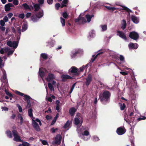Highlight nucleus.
<instances>
[{
  "mask_svg": "<svg viewBox=\"0 0 146 146\" xmlns=\"http://www.w3.org/2000/svg\"><path fill=\"white\" fill-rule=\"evenodd\" d=\"M111 93L107 90L104 91L99 95V98L103 104L106 105L110 101Z\"/></svg>",
  "mask_w": 146,
  "mask_h": 146,
  "instance_id": "nucleus-1",
  "label": "nucleus"
},
{
  "mask_svg": "<svg viewBox=\"0 0 146 146\" xmlns=\"http://www.w3.org/2000/svg\"><path fill=\"white\" fill-rule=\"evenodd\" d=\"M78 70L76 67L72 66L69 69L68 73L70 75L72 76L73 77L78 76L80 74V72Z\"/></svg>",
  "mask_w": 146,
  "mask_h": 146,
  "instance_id": "nucleus-2",
  "label": "nucleus"
},
{
  "mask_svg": "<svg viewBox=\"0 0 146 146\" xmlns=\"http://www.w3.org/2000/svg\"><path fill=\"white\" fill-rule=\"evenodd\" d=\"M13 130L12 131V132L14 137L13 140L17 142L22 141L19 135L18 132L17 130L15 129H16L15 127L13 126Z\"/></svg>",
  "mask_w": 146,
  "mask_h": 146,
  "instance_id": "nucleus-3",
  "label": "nucleus"
},
{
  "mask_svg": "<svg viewBox=\"0 0 146 146\" xmlns=\"http://www.w3.org/2000/svg\"><path fill=\"white\" fill-rule=\"evenodd\" d=\"M16 93L21 96H24L25 99L24 100L25 101L27 100V104L29 106L28 108H29L31 107V103L30 100V99H31V97L27 95H24L23 93H21L19 91H16L15 92Z\"/></svg>",
  "mask_w": 146,
  "mask_h": 146,
  "instance_id": "nucleus-4",
  "label": "nucleus"
},
{
  "mask_svg": "<svg viewBox=\"0 0 146 146\" xmlns=\"http://www.w3.org/2000/svg\"><path fill=\"white\" fill-rule=\"evenodd\" d=\"M129 37L132 39L136 40L139 38V35L137 33L133 31L130 33Z\"/></svg>",
  "mask_w": 146,
  "mask_h": 146,
  "instance_id": "nucleus-5",
  "label": "nucleus"
},
{
  "mask_svg": "<svg viewBox=\"0 0 146 146\" xmlns=\"http://www.w3.org/2000/svg\"><path fill=\"white\" fill-rule=\"evenodd\" d=\"M32 125L35 129L37 131H39L40 130V127L38 123L35 120L32 119Z\"/></svg>",
  "mask_w": 146,
  "mask_h": 146,
  "instance_id": "nucleus-6",
  "label": "nucleus"
},
{
  "mask_svg": "<svg viewBox=\"0 0 146 146\" xmlns=\"http://www.w3.org/2000/svg\"><path fill=\"white\" fill-rule=\"evenodd\" d=\"M126 131L124 127H120L117 128L116 130V132L118 135H121L125 133Z\"/></svg>",
  "mask_w": 146,
  "mask_h": 146,
  "instance_id": "nucleus-7",
  "label": "nucleus"
},
{
  "mask_svg": "<svg viewBox=\"0 0 146 146\" xmlns=\"http://www.w3.org/2000/svg\"><path fill=\"white\" fill-rule=\"evenodd\" d=\"M86 86H88L92 80V76L91 74H89L88 75L86 79Z\"/></svg>",
  "mask_w": 146,
  "mask_h": 146,
  "instance_id": "nucleus-8",
  "label": "nucleus"
},
{
  "mask_svg": "<svg viewBox=\"0 0 146 146\" xmlns=\"http://www.w3.org/2000/svg\"><path fill=\"white\" fill-rule=\"evenodd\" d=\"M55 78V76L54 74L49 73L48 74L47 77L46 78V80L48 82H50Z\"/></svg>",
  "mask_w": 146,
  "mask_h": 146,
  "instance_id": "nucleus-9",
  "label": "nucleus"
},
{
  "mask_svg": "<svg viewBox=\"0 0 146 146\" xmlns=\"http://www.w3.org/2000/svg\"><path fill=\"white\" fill-rule=\"evenodd\" d=\"M62 137L60 134L57 135L55 137V143L58 145H59L61 143Z\"/></svg>",
  "mask_w": 146,
  "mask_h": 146,
  "instance_id": "nucleus-10",
  "label": "nucleus"
},
{
  "mask_svg": "<svg viewBox=\"0 0 146 146\" xmlns=\"http://www.w3.org/2000/svg\"><path fill=\"white\" fill-rule=\"evenodd\" d=\"M135 118L133 117L129 121L130 125L131 128L134 127L137 123V120L134 119Z\"/></svg>",
  "mask_w": 146,
  "mask_h": 146,
  "instance_id": "nucleus-11",
  "label": "nucleus"
},
{
  "mask_svg": "<svg viewBox=\"0 0 146 146\" xmlns=\"http://www.w3.org/2000/svg\"><path fill=\"white\" fill-rule=\"evenodd\" d=\"M61 78L62 79V81L65 82L67 79H71L73 78L69 75L66 74H63L61 76Z\"/></svg>",
  "mask_w": 146,
  "mask_h": 146,
  "instance_id": "nucleus-12",
  "label": "nucleus"
},
{
  "mask_svg": "<svg viewBox=\"0 0 146 146\" xmlns=\"http://www.w3.org/2000/svg\"><path fill=\"white\" fill-rule=\"evenodd\" d=\"M117 33L118 34V35L119 37L125 40H127L126 36L123 32L119 31H117Z\"/></svg>",
  "mask_w": 146,
  "mask_h": 146,
  "instance_id": "nucleus-13",
  "label": "nucleus"
},
{
  "mask_svg": "<svg viewBox=\"0 0 146 146\" xmlns=\"http://www.w3.org/2000/svg\"><path fill=\"white\" fill-rule=\"evenodd\" d=\"M138 45L137 44L135 43L134 44L132 43H130L128 45V46L130 49H136L138 47Z\"/></svg>",
  "mask_w": 146,
  "mask_h": 146,
  "instance_id": "nucleus-14",
  "label": "nucleus"
},
{
  "mask_svg": "<svg viewBox=\"0 0 146 146\" xmlns=\"http://www.w3.org/2000/svg\"><path fill=\"white\" fill-rule=\"evenodd\" d=\"M76 110L74 107H72L70 108L69 110L70 115L71 116L74 115Z\"/></svg>",
  "mask_w": 146,
  "mask_h": 146,
  "instance_id": "nucleus-15",
  "label": "nucleus"
},
{
  "mask_svg": "<svg viewBox=\"0 0 146 146\" xmlns=\"http://www.w3.org/2000/svg\"><path fill=\"white\" fill-rule=\"evenodd\" d=\"M131 18L132 21L135 23L137 24L139 22L138 18L132 15Z\"/></svg>",
  "mask_w": 146,
  "mask_h": 146,
  "instance_id": "nucleus-16",
  "label": "nucleus"
},
{
  "mask_svg": "<svg viewBox=\"0 0 146 146\" xmlns=\"http://www.w3.org/2000/svg\"><path fill=\"white\" fill-rule=\"evenodd\" d=\"M33 4L34 6V8L35 9V11H37L40 9V7L39 4H35L33 3Z\"/></svg>",
  "mask_w": 146,
  "mask_h": 146,
  "instance_id": "nucleus-17",
  "label": "nucleus"
},
{
  "mask_svg": "<svg viewBox=\"0 0 146 146\" xmlns=\"http://www.w3.org/2000/svg\"><path fill=\"white\" fill-rule=\"evenodd\" d=\"M6 86H7V85L6 84H4L3 86V84L1 86L0 88V91H1V93H3V95L4 94V92L7 90L6 89Z\"/></svg>",
  "mask_w": 146,
  "mask_h": 146,
  "instance_id": "nucleus-18",
  "label": "nucleus"
},
{
  "mask_svg": "<svg viewBox=\"0 0 146 146\" xmlns=\"http://www.w3.org/2000/svg\"><path fill=\"white\" fill-rule=\"evenodd\" d=\"M22 6L25 10H29L30 11H31V9L30 7V6L26 3L23 4H22Z\"/></svg>",
  "mask_w": 146,
  "mask_h": 146,
  "instance_id": "nucleus-19",
  "label": "nucleus"
},
{
  "mask_svg": "<svg viewBox=\"0 0 146 146\" xmlns=\"http://www.w3.org/2000/svg\"><path fill=\"white\" fill-rule=\"evenodd\" d=\"M78 116L76 115V117L74 118V124L76 125H78L80 122V120L78 118Z\"/></svg>",
  "mask_w": 146,
  "mask_h": 146,
  "instance_id": "nucleus-20",
  "label": "nucleus"
},
{
  "mask_svg": "<svg viewBox=\"0 0 146 146\" xmlns=\"http://www.w3.org/2000/svg\"><path fill=\"white\" fill-rule=\"evenodd\" d=\"M80 53L79 50H76L74 52H72V54L71 55V56L72 58H74L77 55Z\"/></svg>",
  "mask_w": 146,
  "mask_h": 146,
  "instance_id": "nucleus-21",
  "label": "nucleus"
},
{
  "mask_svg": "<svg viewBox=\"0 0 146 146\" xmlns=\"http://www.w3.org/2000/svg\"><path fill=\"white\" fill-rule=\"evenodd\" d=\"M122 21L123 23L121 26V28L123 30H124L126 27L127 23L126 21L125 20L123 19Z\"/></svg>",
  "mask_w": 146,
  "mask_h": 146,
  "instance_id": "nucleus-22",
  "label": "nucleus"
},
{
  "mask_svg": "<svg viewBox=\"0 0 146 146\" xmlns=\"http://www.w3.org/2000/svg\"><path fill=\"white\" fill-rule=\"evenodd\" d=\"M33 110L32 108L29 109L28 110V115L31 117H33Z\"/></svg>",
  "mask_w": 146,
  "mask_h": 146,
  "instance_id": "nucleus-23",
  "label": "nucleus"
},
{
  "mask_svg": "<svg viewBox=\"0 0 146 146\" xmlns=\"http://www.w3.org/2000/svg\"><path fill=\"white\" fill-rule=\"evenodd\" d=\"M4 7L5 11L6 12L9 11L11 9L8 3L5 5Z\"/></svg>",
  "mask_w": 146,
  "mask_h": 146,
  "instance_id": "nucleus-24",
  "label": "nucleus"
},
{
  "mask_svg": "<svg viewBox=\"0 0 146 146\" xmlns=\"http://www.w3.org/2000/svg\"><path fill=\"white\" fill-rule=\"evenodd\" d=\"M103 53L102 52H101L98 53L96 56H95V57L94 58H92L91 59V60L90 62V63H92L97 58V56L99 55L100 54H102Z\"/></svg>",
  "mask_w": 146,
  "mask_h": 146,
  "instance_id": "nucleus-25",
  "label": "nucleus"
},
{
  "mask_svg": "<svg viewBox=\"0 0 146 146\" xmlns=\"http://www.w3.org/2000/svg\"><path fill=\"white\" fill-rule=\"evenodd\" d=\"M39 72V75L40 77L42 78L44 77L45 75V73L44 71L42 70H41L40 68Z\"/></svg>",
  "mask_w": 146,
  "mask_h": 146,
  "instance_id": "nucleus-26",
  "label": "nucleus"
},
{
  "mask_svg": "<svg viewBox=\"0 0 146 146\" xmlns=\"http://www.w3.org/2000/svg\"><path fill=\"white\" fill-rule=\"evenodd\" d=\"M38 18H40L43 15V11H42V12H39L36 15Z\"/></svg>",
  "mask_w": 146,
  "mask_h": 146,
  "instance_id": "nucleus-27",
  "label": "nucleus"
},
{
  "mask_svg": "<svg viewBox=\"0 0 146 146\" xmlns=\"http://www.w3.org/2000/svg\"><path fill=\"white\" fill-rule=\"evenodd\" d=\"M18 45V42L17 41H13L12 42V47L14 48H17Z\"/></svg>",
  "mask_w": 146,
  "mask_h": 146,
  "instance_id": "nucleus-28",
  "label": "nucleus"
},
{
  "mask_svg": "<svg viewBox=\"0 0 146 146\" xmlns=\"http://www.w3.org/2000/svg\"><path fill=\"white\" fill-rule=\"evenodd\" d=\"M105 7L107 9H108L110 10L112 12H113L116 9V8L115 7H110V6H105Z\"/></svg>",
  "mask_w": 146,
  "mask_h": 146,
  "instance_id": "nucleus-29",
  "label": "nucleus"
},
{
  "mask_svg": "<svg viewBox=\"0 0 146 146\" xmlns=\"http://www.w3.org/2000/svg\"><path fill=\"white\" fill-rule=\"evenodd\" d=\"M6 133L7 134V136L9 138H11L12 137V133L10 131L8 130L7 131Z\"/></svg>",
  "mask_w": 146,
  "mask_h": 146,
  "instance_id": "nucleus-30",
  "label": "nucleus"
},
{
  "mask_svg": "<svg viewBox=\"0 0 146 146\" xmlns=\"http://www.w3.org/2000/svg\"><path fill=\"white\" fill-rule=\"evenodd\" d=\"M18 118L20 119V123L21 125H22L23 121V119L22 116L21 114H19L18 115Z\"/></svg>",
  "mask_w": 146,
  "mask_h": 146,
  "instance_id": "nucleus-31",
  "label": "nucleus"
},
{
  "mask_svg": "<svg viewBox=\"0 0 146 146\" xmlns=\"http://www.w3.org/2000/svg\"><path fill=\"white\" fill-rule=\"evenodd\" d=\"M122 7L123 8V9L125 10L127 12L129 13V15L130 14V12H132L131 11L126 7L124 6H122Z\"/></svg>",
  "mask_w": 146,
  "mask_h": 146,
  "instance_id": "nucleus-32",
  "label": "nucleus"
},
{
  "mask_svg": "<svg viewBox=\"0 0 146 146\" xmlns=\"http://www.w3.org/2000/svg\"><path fill=\"white\" fill-rule=\"evenodd\" d=\"M27 28V25L26 24H23L22 26V27L21 29L22 32H23L25 31Z\"/></svg>",
  "mask_w": 146,
  "mask_h": 146,
  "instance_id": "nucleus-33",
  "label": "nucleus"
},
{
  "mask_svg": "<svg viewBox=\"0 0 146 146\" xmlns=\"http://www.w3.org/2000/svg\"><path fill=\"white\" fill-rule=\"evenodd\" d=\"M40 56L44 59H46L48 58L47 55L45 53H42L40 54Z\"/></svg>",
  "mask_w": 146,
  "mask_h": 146,
  "instance_id": "nucleus-34",
  "label": "nucleus"
},
{
  "mask_svg": "<svg viewBox=\"0 0 146 146\" xmlns=\"http://www.w3.org/2000/svg\"><path fill=\"white\" fill-rule=\"evenodd\" d=\"M70 124V121L68 120L67 121L66 123L64 124L63 126L64 128H66L69 127Z\"/></svg>",
  "mask_w": 146,
  "mask_h": 146,
  "instance_id": "nucleus-35",
  "label": "nucleus"
},
{
  "mask_svg": "<svg viewBox=\"0 0 146 146\" xmlns=\"http://www.w3.org/2000/svg\"><path fill=\"white\" fill-rule=\"evenodd\" d=\"M48 86L49 88V89L51 91H53L54 90V88L53 87V86L52 84L51 83H48Z\"/></svg>",
  "mask_w": 146,
  "mask_h": 146,
  "instance_id": "nucleus-36",
  "label": "nucleus"
},
{
  "mask_svg": "<svg viewBox=\"0 0 146 146\" xmlns=\"http://www.w3.org/2000/svg\"><path fill=\"white\" fill-rule=\"evenodd\" d=\"M37 18L38 17L36 15H33L31 17V19L34 22H36L37 21Z\"/></svg>",
  "mask_w": 146,
  "mask_h": 146,
  "instance_id": "nucleus-37",
  "label": "nucleus"
},
{
  "mask_svg": "<svg viewBox=\"0 0 146 146\" xmlns=\"http://www.w3.org/2000/svg\"><path fill=\"white\" fill-rule=\"evenodd\" d=\"M120 106V110H123L126 107V105L125 103H123V104H121L119 103Z\"/></svg>",
  "mask_w": 146,
  "mask_h": 146,
  "instance_id": "nucleus-38",
  "label": "nucleus"
},
{
  "mask_svg": "<svg viewBox=\"0 0 146 146\" xmlns=\"http://www.w3.org/2000/svg\"><path fill=\"white\" fill-rule=\"evenodd\" d=\"M60 21L62 24V26L64 27L65 25V20L62 17L60 18Z\"/></svg>",
  "mask_w": 146,
  "mask_h": 146,
  "instance_id": "nucleus-39",
  "label": "nucleus"
},
{
  "mask_svg": "<svg viewBox=\"0 0 146 146\" xmlns=\"http://www.w3.org/2000/svg\"><path fill=\"white\" fill-rule=\"evenodd\" d=\"M85 17L87 19V21L88 22H90V21H91V17H90V15H88L87 14L86 15Z\"/></svg>",
  "mask_w": 146,
  "mask_h": 146,
  "instance_id": "nucleus-40",
  "label": "nucleus"
},
{
  "mask_svg": "<svg viewBox=\"0 0 146 146\" xmlns=\"http://www.w3.org/2000/svg\"><path fill=\"white\" fill-rule=\"evenodd\" d=\"M102 29V31H104L107 30V27L106 25H101V26Z\"/></svg>",
  "mask_w": 146,
  "mask_h": 146,
  "instance_id": "nucleus-41",
  "label": "nucleus"
},
{
  "mask_svg": "<svg viewBox=\"0 0 146 146\" xmlns=\"http://www.w3.org/2000/svg\"><path fill=\"white\" fill-rule=\"evenodd\" d=\"M62 15L64 19H67L68 17V15L66 12H64L62 14Z\"/></svg>",
  "mask_w": 146,
  "mask_h": 146,
  "instance_id": "nucleus-42",
  "label": "nucleus"
},
{
  "mask_svg": "<svg viewBox=\"0 0 146 146\" xmlns=\"http://www.w3.org/2000/svg\"><path fill=\"white\" fill-rule=\"evenodd\" d=\"M88 64H86L85 66H82V67H81L80 68V70L79 71V72H80H80H82L83 70L86 68V67L88 66Z\"/></svg>",
  "mask_w": 146,
  "mask_h": 146,
  "instance_id": "nucleus-43",
  "label": "nucleus"
},
{
  "mask_svg": "<svg viewBox=\"0 0 146 146\" xmlns=\"http://www.w3.org/2000/svg\"><path fill=\"white\" fill-rule=\"evenodd\" d=\"M89 134V132L87 130L85 131L83 133H82L83 135L88 136Z\"/></svg>",
  "mask_w": 146,
  "mask_h": 146,
  "instance_id": "nucleus-44",
  "label": "nucleus"
},
{
  "mask_svg": "<svg viewBox=\"0 0 146 146\" xmlns=\"http://www.w3.org/2000/svg\"><path fill=\"white\" fill-rule=\"evenodd\" d=\"M40 141H41L42 143L44 145H48V143L46 140L40 139Z\"/></svg>",
  "mask_w": 146,
  "mask_h": 146,
  "instance_id": "nucleus-45",
  "label": "nucleus"
},
{
  "mask_svg": "<svg viewBox=\"0 0 146 146\" xmlns=\"http://www.w3.org/2000/svg\"><path fill=\"white\" fill-rule=\"evenodd\" d=\"M80 20L82 21L83 24H84L86 22V19L85 18L83 17H80Z\"/></svg>",
  "mask_w": 146,
  "mask_h": 146,
  "instance_id": "nucleus-46",
  "label": "nucleus"
},
{
  "mask_svg": "<svg viewBox=\"0 0 146 146\" xmlns=\"http://www.w3.org/2000/svg\"><path fill=\"white\" fill-rule=\"evenodd\" d=\"M3 60L1 59V57L0 56V68H2L4 66V64L2 63Z\"/></svg>",
  "mask_w": 146,
  "mask_h": 146,
  "instance_id": "nucleus-47",
  "label": "nucleus"
},
{
  "mask_svg": "<svg viewBox=\"0 0 146 146\" xmlns=\"http://www.w3.org/2000/svg\"><path fill=\"white\" fill-rule=\"evenodd\" d=\"M146 117L144 116H142L141 117L138 118L137 119V121H140L142 120H144L145 119Z\"/></svg>",
  "mask_w": 146,
  "mask_h": 146,
  "instance_id": "nucleus-48",
  "label": "nucleus"
},
{
  "mask_svg": "<svg viewBox=\"0 0 146 146\" xmlns=\"http://www.w3.org/2000/svg\"><path fill=\"white\" fill-rule=\"evenodd\" d=\"M7 44L10 47H12V42L11 40L8 41L7 42Z\"/></svg>",
  "mask_w": 146,
  "mask_h": 146,
  "instance_id": "nucleus-49",
  "label": "nucleus"
},
{
  "mask_svg": "<svg viewBox=\"0 0 146 146\" xmlns=\"http://www.w3.org/2000/svg\"><path fill=\"white\" fill-rule=\"evenodd\" d=\"M11 97H12L13 98V100L12 101H11V102H14L15 100V99L17 98V96L14 94H12V96Z\"/></svg>",
  "mask_w": 146,
  "mask_h": 146,
  "instance_id": "nucleus-50",
  "label": "nucleus"
},
{
  "mask_svg": "<svg viewBox=\"0 0 146 146\" xmlns=\"http://www.w3.org/2000/svg\"><path fill=\"white\" fill-rule=\"evenodd\" d=\"M58 130V128H56L55 129L54 127H53L50 129V131H52V133H54L56 131V130Z\"/></svg>",
  "mask_w": 146,
  "mask_h": 146,
  "instance_id": "nucleus-51",
  "label": "nucleus"
},
{
  "mask_svg": "<svg viewBox=\"0 0 146 146\" xmlns=\"http://www.w3.org/2000/svg\"><path fill=\"white\" fill-rule=\"evenodd\" d=\"M5 92L6 94L10 97L12 96V94L10 92H9L7 90Z\"/></svg>",
  "mask_w": 146,
  "mask_h": 146,
  "instance_id": "nucleus-52",
  "label": "nucleus"
},
{
  "mask_svg": "<svg viewBox=\"0 0 146 146\" xmlns=\"http://www.w3.org/2000/svg\"><path fill=\"white\" fill-rule=\"evenodd\" d=\"M55 7L57 10H58L59 8L60 7V4L58 3H57L55 5Z\"/></svg>",
  "mask_w": 146,
  "mask_h": 146,
  "instance_id": "nucleus-53",
  "label": "nucleus"
},
{
  "mask_svg": "<svg viewBox=\"0 0 146 146\" xmlns=\"http://www.w3.org/2000/svg\"><path fill=\"white\" fill-rule=\"evenodd\" d=\"M18 17L19 18H21L22 19H23L25 17V15L23 13L22 14H20L19 15Z\"/></svg>",
  "mask_w": 146,
  "mask_h": 146,
  "instance_id": "nucleus-54",
  "label": "nucleus"
},
{
  "mask_svg": "<svg viewBox=\"0 0 146 146\" xmlns=\"http://www.w3.org/2000/svg\"><path fill=\"white\" fill-rule=\"evenodd\" d=\"M119 60L121 61H123L124 60V57L122 55H120L119 57Z\"/></svg>",
  "mask_w": 146,
  "mask_h": 146,
  "instance_id": "nucleus-55",
  "label": "nucleus"
},
{
  "mask_svg": "<svg viewBox=\"0 0 146 146\" xmlns=\"http://www.w3.org/2000/svg\"><path fill=\"white\" fill-rule=\"evenodd\" d=\"M45 118L47 120H49L50 119H52V118L51 116H49L48 115H46Z\"/></svg>",
  "mask_w": 146,
  "mask_h": 146,
  "instance_id": "nucleus-56",
  "label": "nucleus"
},
{
  "mask_svg": "<svg viewBox=\"0 0 146 146\" xmlns=\"http://www.w3.org/2000/svg\"><path fill=\"white\" fill-rule=\"evenodd\" d=\"M13 3L15 5H17L19 3V1L18 0H14L13 2Z\"/></svg>",
  "mask_w": 146,
  "mask_h": 146,
  "instance_id": "nucleus-57",
  "label": "nucleus"
},
{
  "mask_svg": "<svg viewBox=\"0 0 146 146\" xmlns=\"http://www.w3.org/2000/svg\"><path fill=\"white\" fill-rule=\"evenodd\" d=\"M17 107H18L19 108V112H21L22 111V107L19 104L17 105Z\"/></svg>",
  "mask_w": 146,
  "mask_h": 146,
  "instance_id": "nucleus-58",
  "label": "nucleus"
},
{
  "mask_svg": "<svg viewBox=\"0 0 146 146\" xmlns=\"http://www.w3.org/2000/svg\"><path fill=\"white\" fill-rule=\"evenodd\" d=\"M1 81L2 83H3L5 84H6L7 85V83H8L7 79L2 80H1Z\"/></svg>",
  "mask_w": 146,
  "mask_h": 146,
  "instance_id": "nucleus-59",
  "label": "nucleus"
},
{
  "mask_svg": "<svg viewBox=\"0 0 146 146\" xmlns=\"http://www.w3.org/2000/svg\"><path fill=\"white\" fill-rule=\"evenodd\" d=\"M5 22H7L8 21V19L7 16H5L3 19V20Z\"/></svg>",
  "mask_w": 146,
  "mask_h": 146,
  "instance_id": "nucleus-60",
  "label": "nucleus"
},
{
  "mask_svg": "<svg viewBox=\"0 0 146 146\" xmlns=\"http://www.w3.org/2000/svg\"><path fill=\"white\" fill-rule=\"evenodd\" d=\"M7 76L5 71L3 72V78L2 80L7 79Z\"/></svg>",
  "mask_w": 146,
  "mask_h": 146,
  "instance_id": "nucleus-61",
  "label": "nucleus"
},
{
  "mask_svg": "<svg viewBox=\"0 0 146 146\" xmlns=\"http://www.w3.org/2000/svg\"><path fill=\"white\" fill-rule=\"evenodd\" d=\"M5 22L3 20H1L0 21V25L2 26H3L5 25Z\"/></svg>",
  "mask_w": 146,
  "mask_h": 146,
  "instance_id": "nucleus-62",
  "label": "nucleus"
},
{
  "mask_svg": "<svg viewBox=\"0 0 146 146\" xmlns=\"http://www.w3.org/2000/svg\"><path fill=\"white\" fill-rule=\"evenodd\" d=\"M5 30V28L3 26H0V30L4 32Z\"/></svg>",
  "mask_w": 146,
  "mask_h": 146,
  "instance_id": "nucleus-63",
  "label": "nucleus"
},
{
  "mask_svg": "<svg viewBox=\"0 0 146 146\" xmlns=\"http://www.w3.org/2000/svg\"><path fill=\"white\" fill-rule=\"evenodd\" d=\"M94 35V32L92 31L91 33H89V36L91 37H93Z\"/></svg>",
  "mask_w": 146,
  "mask_h": 146,
  "instance_id": "nucleus-64",
  "label": "nucleus"
}]
</instances>
